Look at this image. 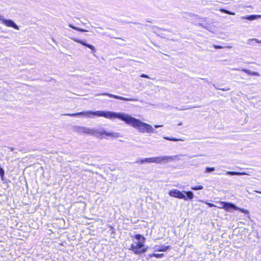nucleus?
I'll use <instances>...</instances> for the list:
<instances>
[{
  "label": "nucleus",
  "instance_id": "obj_1",
  "mask_svg": "<svg viewBox=\"0 0 261 261\" xmlns=\"http://www.w3.org/2000/svg\"><path fill=\"white\" fill-rule=\"evenodd\" d=\"M65 115L71 117L83 115L87 116L88 117H90L91 116H96L98 117H103L108 119L118 118L138 129V130L142 133H151L153 130V128L151 125L143 122L140 120L134 118L131 116L121 113H116L110 111H97L95 112H80L76 113L66 114H65Z\"/></svg>",
  "mask_w": 261,
  "mask_h": 261
},
{
  "label": "nucleus",
  "instance_id": "obj_2",
  "mask_svg": "<svg viewBox=\"0 0 261 261\" xmlns=\"http://www.w3.org/2000/svg\"><path fill=\"white\" fill-rule=\"evenodd\" d=\"M133 240L134 239L137 240V242H134L130 245V250L135 254H141L146 252L148 250V247L145 246V238L140 234H137L132 237Z\"/></svg>",
  "mask_w": 261,
  "mask_h": 261
},
{
  "label": "nucleus",
  "instance_id": "obj_3",
  "mask_svg": "<svg viewBox=\"0 0 261 261\" xmlns=\"http://www.w3.org/2000/svg\"><path fill=\"white\" fill-rule=\"evenodd\" d=\"M184 193L177 189H173L169 192L170 196L178 199H184L185 200H191L194 197V194L191 191H184Z\"/></svg>",
  "mask_w": 261,
  "mask_h": 261
},
{
  "label": "nucleus",
  "instance_id": "obj_4",
  "mask_svg": "<svg viewBox=\"0 0 261 261\" xmlns=\"http://www.w3.org/2000/svg\"><path fill=\"white\" fill-rule=\"evenodd\" d=\"M218 203L220 205L218 206H217V207L219 208H223L227 212H231L232 210H238V207L231 203L224 201H219Z\"/></svg>",
  "mask_w": 261,
  "mask_h": 261
},
{
  "label": "nucleus",
  "instance_id": "obj_5",
  "mask_svg": "<svg viewBox=\"0 0 261 261\" xmlns=\"http://www.w3.org/2000/svg\"><path fill=\"white\" fill-rule=\"evenodd\" d=\"M174 159V156H158V157H154L153 163H155L157 164H161L162 163H166L171 160H173Z\"/></svg>",
  "mask_w": 261,
  "mask_h": 261
},
{
  "label": "nucleus",
  "instance_id": "obj_6",
  "mask_svg": "<svg viewBox=\"0 0 261 261\" xmlns=\"http://www.w3.org/2000/svg\"><path fill=\"white\" fill-rule=\"evenodd\" d=\"M77 131L80 134H85L88 135H93L95 133V130L87 128L85 127H78Z\"/></svg>",
  "mask_w": 261,
  "mask_h": 261
},
{
  "label": "nucleus",
  "instance_id": "obj_7",
  "mask_svg": "<svg viewBox=\"0 0 261 261\" xmlns=\"http://www.w3.org/2000/svg\"><path fill=\"white\" fill-rule=\"evenodd\" d=\"M71 39L75 42L79 43L84 46H85L88 47L89 48L91 49V50L93 52H95L96 49H95V47L93 45L88 44L86 42H84L83 40H80L76 38H72Z\"/></svg>",
  "mask_w": 261,
  "mask_h": 261
},
{
  "label": "nucleus",
  "instance_id": "obj_8",
  "mask_svg": "<svg viewBox=\"0 0 261 261\" xmlns=\"http://www.w3.org/2000/svg\"><path fill=\"white\" fill-rule=\"evenodd\" d=\"M102 95H106L108 96L110 98H113L117 99L122 100H125V101H132L133 99L132 98H125L122 96H120L118 95H114L110 93H103L101 94Z\"/></svg>",
  "mask_w": 261,
  "mask_h": 261
},
{
  "label": "nucleus",
  "instance_id": "obj_9",
  "mask_svg": "<svg viewBox=\"0 0 261 261\" xmlns=\"http://www.w3.org/2000/svg\"><path fill=\"white\" fill-rule=\"evenodd\" d=\"M2 22L7 27H12L15 29L18 30V26L11 20H7L5 19H2Z\"/></svg>",
  "mask_w": 261,
  "mask_h": 261
},
{
  "label": "nucleus",
  "instance_id": "obj_10",
  "mask_svg": "<svg viewBox=\"0 0 261 261\" xmlns=\"http://www.w3.org/2000/svg\"><path fill=\"white\" fill-rule=\"evenodd\" d=\"M100 134L101 135H105L106 136H109V137H118V135H117V134H115V133H109V132H107L105 130H103L101 132H100Z\"/></svg>",
  "mask_w": 261,
  "mask_h": 261
},
{
  "label": "nucleus",
  "instance_id": "obj_11",
  "mask_svg": "<svg viewBox=\"0 0 261 261\" xmlns=\"http://www.w3.org/2000/svg\"><path fill=\"white\" fill-rule=\"evenodd\" d=\"M149 257H155L158 258H162L164 256L163 253H151L148 255Z\"/></svg>",
  "mask_w": 261,
  "mask_h": 261
},
{
  "label": "nucleus",
  "instance_id": "obj_12",
  "mask_svg": "<svg viewBox=\"0 0 261 261\" xmlns=\"http://www.w3.org/2000/svg\"><path fill=\"white\" fill-rule=\"evenodd\" d=\"M228 174L231 175H248V174L246 172H236V171H228Z\"/></svg>",
  "mask_w": 261,
  "mask_h": 261
},
{
  "label": "nucleus",
  "instance_id": "obj_13",
  "mask_svg": "<svg viewBox=\"0 0 261 261\" xmlns=\"http://www.w3.org/2000/svg\"><path fill=\"white\" fill-rule=\"evenodd\" d=\"M171 248L170 246H162L160 248L158 249L156 251H166L168 249H169Z\"/></svg>",
  "mask_w": 261,
  "mask_h": 261
},
{
  "label": "nucleus",
  "instance_id": "obj_14",
  "mask_svg": "<svg viewBox=\"0 0 261 261\" xmlns=\"http://www.w3.org/2000/svg\"><path fill=\"white\" fill-rule=\"evenodd\" d=\"M153 158H145L143 160H141L139 161L140 163H143L144 162L147 163H153Z\"/></svg>",
  "mask_w": 261,
  "mask_h": 261
},
{
  "label": "nucleus",
  "instance_id": "obj_15",
  "mask_svg": "<svg viewBox=\"0 0 261 261\" xmlns=\"http://www.w3.org/2000/svg\"><path fill=\"white\" fill-rule=\"evenodd\" d=\"M244 19H247L249 20H253L256 18H257V15H251L245 17H243Z\"/></svg>",
  "mask_w": 261,
  "mask_h": 261
},
{
  "label": "nucleus",
  "instance_id": "obj_16",
  "mask_svg": "<svg viewBox=\"0 0 261 261\" xmlns=\"http://www.w3.org/2000/svg\"><path fill=\"white\" fill-rule=\"evenodd\" d=\"M69 27H70L71 28L75 30H76L77 31H79V32H86V30H84V29H81V28H77V27H75L71 24H69Z\"/></svg>",
  "mask_w": 261,
  "mask_h": 261
},
{
  "label": "nucleus",
  "instance_id": "obj_17",
  "mask_svg": "<svg viewBox=\"0 0 261 261\" xmlns=\"http://www.w3.org/2000/svg\"><path fill=\"white\" fill-rule=\"evenodd\" d=\"M165 139H166L167 140L172 141H184V139H176L175 138H172V137H165Z\"/></svg>",
  "mask_w": 261,
  "mask_h": 261
},
{
  "label": "nucleus",
  "instance_id": "obj_18",
  "mask_svg": "<svg viewBox=\"0 0 261 261\" xmlns=\"http://www.w3.org/2000/svg\"><path fill=\"white\" fill-rule=\"evenodd\" d=\"M203 187L202 186H201V185L193 187L191 188V189L192 190H202V189H203Z\"/></svg>",
  "mask_w": 261,
  "mask_h": 261
},
{
  "label": "nucleus",
  "instance_id": "obj_19",
  "mask_svg": "<svg viewBox=\"0 0 261 261\" xmlns=\"http://www.w3.org/2000/svg\"><path fill=\"white\" fill-rule=\"evenodd\" d=\"M245 72L247 73V74H249V75H259V74L256 72H250V71L249 70H245Z\"/></svg>",
  "mask_w": 261,
  "mask_h": 261
},
{
  "label": "nucleus",
  "instance_id": "obj_20",
  "mask_svg": "<svg viewBox=\"0 0 261 261\" xmlns=\"http://www.w3.org/2000/svg\"><path fill=\"white\" fill-rule=\"evenodd\" d=\"M220 11L222 12H224L226 14H230V15H234V13L231 12L230 11H228V10L222 9L220 10Z\"/></svg>",
  "mask_w": 261,
  "mask_h": 261
},
{
  "label": "nucleus",
  "instance_id": "obj_21",
  "mask_svg": "<svg viewBox=\"0 0 261 261\" xmlns=\"http://www.w3.org/2000/svg\"><path fill=\"white\" fill-rule=\"evenodd\" d=\"M215 169L214 167H207L205 169V172H212V171H214Z\"/></svg>",
  "mask_w": 261,
  "mask_h": 261
},
{
  "label": "nucleus",
  "instance_id": "obj_22",
  "mask_svg": "<svg viewBox=\"0 0 261 261\" xmlns=\"http://www.w3.org/2000/svg\"><path fill=\"white\" fill-rule=\"evenodd\" d=\"M4 173H5V172H4V169L1 167L0 168V175L2 179H3V178H4Z\"/></svg>",
  "mask_w": 261,
  "mask_h": 261
},
{
  "label": "nucleus",
  "instance_id": "obj_23",
  "mask_svg": "<svg viewBox=\"0 0 261 261\" xmlns=\"http://www.w3.org/2000/svg\"><path fill=\"white\" fill-rule=\"evenodd\" d=\"M213 47L215 48V49H221V48H223L225 47V46H221V45H213Z\"/></svg>",
  "mask_w": 261,
  "mask_h": 261
},
{
  "label": "nucleus",
  "instance_id": "obj_24",
  "mask_svg": "<svg viewBox=\"0 0 261 261\" xmlns=\"http://www.w3.org/2000/svg\"><path fill=\"white\" fill-rule=\"evenodd\" d=\"M205 203L209 206V207H216L217 206L215 205L214 204L211 203V202H205Z\"/></svg>",
  "mask_w": 261,
  "mask_h": 261
},
{
  "label": "nucleus",
  "instance_id": "obj_25",
  "mask_svg": "<svg viewBox=\"0 0 261 261\" xmlns=\"http://www.w3.org/2000/svg\"><path fill=\"white\" fill-rule=\"evenodd\" d=\"M140 76L142 77H144V78H147V79H149V77L146 75V74H142L140 75Z\"/></svg>",
  "mask_w": 261,
  "mask_h": 261
},
{
  "label": "nucleus",
  "instance_id": "obj_26",
  "mask_svg": "<svg viewBox=\"0 0 261 261\" xmlns=\"http://www.w3.org/2000/svg\"><path fill=\"white\" fill-rule=\"evenodd\" d=\"M253 40H254L256 42L258 43H261V41L257 40V39H253Z\"/></svg>",
  "mask_w": 261,
  "mask_h": 261
},
{
  "label": "nucleus",
  "instance_id": "obj_27",
  "mask_svg": "<svg viewBox=\"0 0 261 261\" xmlns=\"http://www.w3.org/2000/svg\"><path fill=\"white\" fill-rule=\"evenodd\" d=\"M257 18H261V15H257Z\"/></svg>",
  "mask_w": 261,
  "mask_h": 261
},
{
  "label": "nucleus",
  "instance_id": "obj_28",
  "mask_svg": "<svg viewBox=\"0 0 261 261\" xmlns=\"http://www.w3.org/2000/svg\"><path fill=\"white\" fill-rule=\"evenodd\" d=\"M221 90L222 91H225V90H227L228 89H221Z\"/></svg>",
  "mask_w": 261,
  "mask_h": 261
},
{
  "label": "nucleus",
  "instance_id": "obj_29",
  "mask_svg": "<svg viewBox=\"0 0 261 261\" xmlns=\"http://www.w3.org/2000/svg\"><path fill=\"white\" fill-rule=\"evenodd\" d=\"M256 193H259V194H261V192H260V191H256Z\"/></svg>",
  "mask_w": 261,
  "mask_h": 261
}]
</instances>
